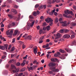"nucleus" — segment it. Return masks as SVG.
<instances>
[{
	"label": "nucleus",
	"mask_w": 76,
	"mask_h": 76,
	"mask_svg": "<svg viewBox=\"0 0 76 76\" xmlns=\"http://www.w3.org/2000/svg\"><path fill=\"white\" fill-rule=\"evenodd\" d=\"M32 21H33V20H30V22H31V23H28L27 24L26 28L27 29H29L30 28V27L32 28L33 27V26H34V23H35V20H34L33 22H32Z\"/></svg>",
	"instance_id": "obj_1"
},
{
	"label": "nucleus",
	"mask_w": 76,
	"mask_h": 76,
	"mask_svg": "<svg viewBox=\"0 0 76 76\" xmlns=\"http://www.w3.org/2000/svg\"><path fill=\"white\" fill-rule=\"evenodd\" d=\"M45 21H46L47 23L50 22L49 24L50 26H52V25H53V22H52L53 21V20H52L51 18L48 17L46 19Z\"/></svg>",
	"instance_id": "obj_2"
},
{
	"label": "nucleus",
	"mask_w": 76,
	"mask_h": 76,
	"mask_svg": "<svg viewBox=\"0 0 76 76\" xmlns=\"http://www.w3.org/2000/svg\"><path fill=\"white\" fill-rule=\"evenodd\" d=\"M9 31H10V30H8L6 32L7 34L8 35H12V34H13V30H11L10 31V32H9Z\"/></svg>",
	"instance_id": "obj_3"
},
{
	"label": "nucleus",
	"mask_w": 76,
	"mask_h": 76,
	"mask_svg": "<svg viewBox=\"0 0 76 76\" xmlns=\"http://www.w3.org/2000/svg\"><path fill=\"white\" fill-rule=\"evenodd\" d=\"M60 23H62V26H67V24H66V23H67V21H65V22L64 21H62L60 22Z\"/></svg>",
	"instance_id": "obj_4"
},
{
	"label": "nucleus",
	"mask_w": 76,
	"mask_h": 76,
	"mask_svg": "<svg viewBox=\"0 0 76 76\" xmlns=\"http://www.w3.org/2000/svg\"><path fill=\"white\" fill-rule=\"evenodd\" d=\"M70 37V36L68 34H65L63 36V38H69Z\"/></svg>",
	"instance_id": "obj_5"
},
{
	"label": "nucleus",
	"mask_w": 76,
	"mask_h": 76,
	"mask_svg": "<svg viewBox=\"0 0 76 76\" xmlns=\"http://www.w3.org/2000/svg\"><path fill=\"white\" fill-rule=\"evenodd\" d=\"M33 51L34 53L35 54H37V47H36V48H34L33 49Z\"/></svg>",
	"instance_id": "obj_6"
},
{
	"label": "nucleus",
	"mask_w": 76,
	"mask_h": 76,
	"mask_svg": "<svg viewBox=\"0 0 76 76\" xmlns=\"http://www.w3.org/2000/svg\"><path fill=\"white\" fill-rule=\"evenodd\" d=\"M15 26V23H12L11 24H9V28L11 27V26Z\"/></svg>",
	"instance_id": "obj_7"
},
{
	"label": "nucleus",
	"mask_w": 76,
	"mask_h": 76,
	"mask_svg": "<svg viewBox=\"0 0 76 76\" xmlns=\"http://www.w3.org/2000/svg\"><path fill=\"white\" fill-rule=\"evenodd\" d=\"M60 55V53L59 52H57V53L54 55V57H59V56Z\"/></svg>",
	"instance_id": "obj_8"
},
{
	"label": "nucleus",
	"mask_w": 76,
	"mask_h": 76,
	"mask_svg": "<svg viewBox=\"0 0 76 76\" xmlns=\"http://www.w3.org/2000/svg\"><path fill=\"white\" fill-rule=\"evenodd\" d=\"M55 11H56V9H54L53 11H52L51 12H49L50 15L51 16L53 15V13H54V12H55Z\"/></svg>",
	"instance_id": "obj_9"
},
{
	"label": "nucleus",
	"mask_w": 76,
	"mask_h": 76,
	"mask_svg": "<svg viewBox=\"0 0 76 76\" xmlns=\"http://www.w3.org/2000/svg\"><path fill=\"white\" fill-rule=\"evenodd\" d=\"M11 12H13V13L15 14H17V13H18L17 11H16V10L14 9H12L11 10Z\"/></svg>",
	"instance_id": "obj_10"
},
{
	"label": "nucleus",
	"mask_w": 76,
	"mask_h": 76,
	"mask_svg": "<svg viewBox=\"0 0 76 76\" xmlns=\"http://www.w3.org/2000/svg\"><path fill=\"white\" fill-rule=\"evenodd\" d=\"M28 34H25L23 36V38L24 37L25 39H28Z\"/></svg>",
	"instance_id": "obj_11"
},
{
	"label": "nucleus",
	"mask_w": 76,
	"mask_h": 76,
	"mask_svg": "<svg viewBox=\"0 0 76 76\" xmlns=\"http://www.w3.org/2000/svg\"><path fill=\"white\" fill-rule=\"evenodd\" d=\"M54 64H53V63H49L48 64V66H49V67H53V66H54Z\"/></svg>",
	"instance_id": "obj_12"
},
{
	"label": "nucleus",
	"mask_w": 76,
	"mask_h": 76,
	"mask_svg": "<svg viewBox=\"0 0 76 76\" xmlns=\"http://www.w3.org/2000/svg\"><path fill=\"white\" fill-rule=\"evenodd\" d=\"M26 61H24L23 62V63L21 64V66H24L25 65V64H26Z\"/></svg>",
	"instance_id": "obj_13"
},
{
	"label": "nucleus",
	"mask_w": 76,
	"mask_h": 76,
	"mask_svg": "<svg viewBox=\"0 0 76 76\" xmlns=\"http://www.w3.org/2000/svg\"><path fill=\"white\" fill-rule=\"evenodd\" d=\"M12 3V1L7 0L5 2H4V4H5L6 3Z\"/></svg>",
	"instance_id": "obj_14"
},
{
	"label": "nucleus",
	"mask_w": 76,
	"mask_h": 76,
	"mask_svg": "<svg viewBox=\"0 0 76 76\" xmlns=\"http://www.w3.org/2000/svg\"><path fill=\"white\" fill-rule=\"evenodd\" d=\"M58 39V37H56L55 38V39L54 40V42L56 43L58 42V41L59 39Z\"/></svg>",
	"instance_id": "obj_15"
},
{
	"label": "nucleus",
	"mask_w": 76,
	"mask_h": 76,
	"mask_svg": "<svg viewBox=\"0 0 76 76\" xmlns=\"http://www.w3.org/2000/svg\"><path fill=\"white\" fill-rule=\"evenodd\" d=\"M56 36L57 37H58L59 38H60L61 37V34L60 33H58L56 34Z\"/></svg>",
	"instance_id": "obj_16"
},
{
	"label": "nucleus",
	"mask_w": 76,
	"mask_h": 76,
	"mask_svg": "<svg viewBox=\"0 0 76 76\" xmlns=\"http://www.w3.org/2000/svg\"><path fill=\"white\" fill-rule=\"evenodd\" d=\"M64 13L65 14H66V15H68L69 14V10H66V11H65Z\"/></svg>",
	"instance_id": "obj_17"
},
{
	"label": "nucleus",
	"mask_w": 76,
	"mask_h": 76,
	"mask_svg": "<svg viewBox=\"0 0 76 76\" xmlns=\"http://www.w3.org/2000/svg\"><path fill=\"white\" fill-rule=\"evenodd\" d=\"M27 69L29 71V72H31V70H32V69H33V68L31 66H30V67H28Z\"/></svg>",
	"instance_id": "obj_18"
},
{
	"label": "nucleus",
	"mask_w": 76,
	"mask_h": 76,
	"mask_svg": "<svg viewBox=\"0 0 76 76\" xmlns=\"http://www.w3.org/2000/svg\"><path fill=\"white\" fill-rule=\"evenodd\" d=\"M75 43H76V41H74L71 43L70 45L73 46V45H75Z\"/></svg>",
	"instance_id": "obj_19"
},
{
	"label": "nucleus",
	"mask_w": 76,
	"mask_h": 76,
	"mask_svg": "<svg viewBox=\"0 0 76 76\" xmlns=\"http://www.w3.org/2000/svg\"><path fill=\"white\" fill-rule=\"evenodd\" d=\"M55 21L56 23H58V18H56L55 19Z\"/></svg>",
	"instance_id": "obj_20"
},
{
	"label": "nucleus",
	"mask_w": 76,
	"mask_h": 76,
	"mask_svg": "<svg viewBox=\"0 0 76 76\" xmlns=\"http://www.w3.org/2000/svg\"><path fill=\"white\" fill-rule=\"evenodd\" d=\"M19 71V69H17L15 71V70H13V73H17Z\"/></svg>",
	"instance_id": "obj_21"
},
{
	"label": "nucleus",
	"mask_w": 76,
	"mask_h": 76,
	"mask_svg": "<svg viewBox=\"0 0 76 76\" xmlns=\"http://www.w3.org/2000/svg\"><path fill=\"white\" fill-rule=\"evenodd\" d=\"M67 52H68L69 53H70L72 52V50L71 49H65Z\"/></svg>",
	"instance_id": "obj_22"
},
{
	"label": "nucleus",
	"mask_w": 76,
	"mask_h": 76,
	"mask_svg": "<svg viewBox=\"0 0 76 76\" xmlns=\"http://www.w3.org/2000/svg\"><path fill=\"white\" fill-rule=\"evenodd\" d=\"M18 30H15L14 34V35H17V34H18Z\"/></svg>",
	"instance_id": "obj_23"
},
{
	"label": "nucleus",
	"mask_w": 76,
	"mask_h": 76,
	"mask_svg": "<svg viewBox=\"0 0 76 76\" xmlns=\"http://www.w3.org/2000/svg\"><path fill=\"white\" fill-rule=\"evenodd\" d=\"M59 72V69H55L54 70H53V72H55L56 73H57V72Z\"/></svg>",
	"instance_id": "obj_24"
},
{
	"label": "nucleus",
	"mask_w": 76,
	"mask_h": 76,
	"mask_svg": "<svg viewBox=\"0 0 76 76\" xmlns=\"http://www.w3.org/2000/svg\"><path fill=\"white\" fill-rule=\"evenodd\" d=\"M11 67L12 69H16V67L13 64H12L11 65Z\"/></svg>",
	"instance_id": "obj_25"
},
{
	"label": "nucleus",
	"mask_w": 76,
	"mask_h": 76,
	"mask_svg": "<svg viewBox=\"0 0 76 76\" xmlns=\"http://www.w3.org/2000/svg\"><path fill=\"white\" fill-rule=\"evenodd\" d=\"M32 38V36H28L27 37V39H29V40H31Z\"/></svg>",
	"instance_id": "obj_26"
},
{
	"label": "nucleus",
	"mask_w": 76,
	"mask_h": 76,
	"mask_svg": "<svg viewBox=\"0 0 76 76\" xmlns=\"http://www.w3.org/2000/svg\"><path fill=\"white\" fill-rule=\"evenodd\" d=\"M46 29H47V31H49L50 29H51V28H50V26H47Z\"/></svg>",
	"instance_id": "obj_27"
},
{
	"label": "nucleus",
	"mask_w": 76,
	"mask_h": 76,
	"mask_svg": "<svg viewBox=\"0 0 76 76\" xmlns=\"http://www.w3.org/2000/svg\"><path fill=\"white\" fill-rule=\"evenodd\" d=\"M22 34H20V35L17 38V40H19V39H20V38H21V37H22Z\"/></svg>",
	"instance_id": "obj_28"
},
{
	"label": "nucleus",
	"mask_w": 76,
	"mask_h": 76,
	"mask_svg": "<svg viewBox=\"0 0 76 76\" xmlns=\"http://www.w3.org/2000/svg\"><path fill=\"white\" fill-rule=\"evenodd\" d=\"M50 69L51 70H52V71H53V72H54L53 71L56 69V68L55 67H53L52 68H51Z\"/></svg>",
	"instance_id": "obj_29"
},
{
	"label": "nucleus",
	"mask_w": 76,
	"mask_h": 76,
	"mask_svg": "<svg viewBox=\"0 0 76 76\" xmlns=\"http://www.w3.org/2000/svg\"><path fill=\"white\" fill-rule=\"evenodd\" d=\"M24 71H25V68H23L20 70V72H24Z\"/></svg>",
	"instance_id": "obj_30"
},
{
	"label": "nucleus",
	"mask_w": 76,
	"mask_h": 76,
	"mask_svg": "<svg viewBox=\"0 0 76 76\" xmlns=\"http://www.w3.org/2000/svg\"><path fill=\"white\" fill-rule=\"evenodd\" d=\"M0 49H1V50H5V48L4 46H1Z\"/></svg>",
	"instance_id": "obj_31"
},
{
	"label": "nucleus",
	"mask_w": 76,
	"mask_h": 76,
	"mask_svg": "<svg viewBox=\"0 0 76 76\" xmlns=\"http://www.w3.org/2000/svg\"><path fill=\"white\" fill-rule=\"evenodd\" d=\"M14 62V60L12 59L9 61V63H12Z\"/></svg>",
	"instance_id": "obj_32"
},
{
	"label": "nucleus",
	"mask_w": 76,
	"mask_h": 76,
	"mask_svg": "<svg viewBox=\"0 0 76 76\" xmlns=\"http://www.w3.org/2000/svg\"><path fill=\"white\" fill-rule=\"evenodd\" d=\"M16 1L19 3H22L23 1V0H16Z\"/></svg>",
	"instance_id": "obj_33"
},
{
	"label": "nucleus",
	"mask_w": 76,
	"mask_h": 76,
	"mask_svg": "<svg viewBox=\"0 0 76 76\" xmlns=\"http://www.w3.org/2000/svg\"><path fill=\"white\" fill-rule=\"evenodd\" d=\"M8 15L11 19H12V18H13V16L11 15Z\"/></svg>",
	"instance_id": "obj_34"
},
{
	"label": "nucleus",
	"mask_w": 76,
	"mask_h": 76,
	"mask_svg": "<svg viewBox=\"0 0 76 76\" xmlns=\"http://www.w3.org/2000/svg\"><path fill=\"white\" fill-rule=\"evenodd\" d=\"M22 47L23 49L25 48H26V45H25V44H23L22 46Z\"/></svg>",
	"instance_id": "obj_35"
},
{
	"label": "nucleus",
	"mask_w": 76,
	"mask_h": 76,
	"mask_svg": "<svg viewBox=\"0 0 76 76\" xmlns=\"http://www.w3.org/2000/svg\"><path fill=\"white\" fill-rule=\"evenodd\" d=\"M63 16L64 17H66V18H69V16L66 15H65V14H63Z\"/></svg>",
	"instance_id": "obj_36"
},
{
	"label": "nucleus",
	"mask_w": 76,
	"mask_h": 76,
	"mask_svg": "<svg viewBox=\"0 0 76 76\" xmlns=\"http://www.w3.org/2000/svg\"><path fill=\"white\" fill-rule=\"evenodd\" d=\"M18 18L17 20L18 21L19 20V19H20V14H19L18 15Z\"/></svg>",
	"instance_id": "obj_37"
},
{
	"label": "nucleus",
	"mask_w": 76,
	"mask_h": 76,
	"mask_svg": "<svg viewBox=\"0 0 76 76\" xmlns=\"http://www.w3.org/2000/svg\"><path fill=\"white\" fill-rule=\"evenodd\" d=\"M51 61H53V62H55L56 61H55V59L54 58H51Z\"/></svg>",
	"instance_id": "obj_38"
},
{
	"label": "nucleus",
	"mask_w": 76,
	"mask_h": 76,
	"mask_svg": "<svg viewBox=\"0 0 76 76\" xmlns=\"http://www.w3.org/2000/svg\"><path fill=\"white\" fill-rule=\"evenodd\" d=\"M60 52L62 53H64V50L61 49L59 50Z\"/></svg>",
	"instance_id": "obj_39"
},
{
	"label": "nucleus",
	"mask_w": 76,
	"mask_h": 76,
	"mask_svg": "<svg viewBox=\"0 0 76 76\" xmlns=\"http://www.w3.org/2000/svg\"><path fill=\"white\" fill-rule=\"evenodd\" d=\"M44 37H45V36H42L40 37L39 40H42V39H44Z\"/></svg>",
	"instance_id": "obj_40"
},
{
	"label": "nucleus",
	"mask_w": 76,
	"mask_h": 76,
	"mask_svg": "<svg viewBox=\"0 0 76 76\" xmlns=\"http://www.w3.org/2000/svg\"><path fill=\"white\" fill-rule=\"evenodd\" d=\"M33 46L34 45H30L29 46V48H33Z\"/></svg>",
	"instance_id": "obj_41"
},
{
	"label": "nucleus",
	"mask_w": 76,
	"mask_h": 76,
	"mask_svg": "<svg viewBox=\"0 0 76 76\" xmlns=\"http://www.w3.org/2000/svg\"><path fill=\"white\" fill-rule=\"evenodd\" d=\"M58 41H64V39H59Z\"/></svg>",
	"instance_id": "obj_42"
},
{
	"label": "nucleus",
	"mask_w": 76,
	"mask_h": 76,
	"mask_svg": "<svg viewBox=\"0 0 76 76\" xmlns=\"http://www.w3.org/2000/svg\"><path fill=\"white\" fill-rule=\"evenodd\" d=\"M29 18H30L31 19H34V17H33V16L32 15H31L29 16Z\"/></svg>",
	"instance_id": "obj_43"
},
{
	"label": "nucleus",
	"mask_w": 76,
	"mask_h": 76,
	"mask_svg": "<svg viewBox=\"0 0 76 76\" xmlns=\"http://www.w3.org/2000/svg\"><path fill=\"white\" fill-rule=\"evenodd\" d=\"M47 3H52V1L51 0H49L47 1Z\"/></svg>",
	"instance_id": "obj_44"
},
{
	"label": "nucleus",
	"mask_w": 76,
	"mask_h": 76,
	"mask_svg": "<svg viewBox=\"0 0 76 76\" xmlns=\"http://www.w3.org/2000/svg\"><path fill=\"white\" fill-rule=\"evenodd\" d=\"M64 31L65 32H66V33H67L69 31V30H67V29H64Z\"/></svg>",
	"instance_id": "obj_45"
},
{
	"label": "nucleus",
	"mask_w": 76,
	"mask_h": 76,
	"mask_svg": "<svg viewBox=\"0 0 76 76\" xmlns=\"http://www.w3.org/2000/svg\"><path fill=\"white\" fill-rule=\"evenodd\" d=\"M69 14H70L71 15H73V12L72 11H69Z\"/></svg>",
	"instance_id": "obj_46"
},
{
	"label": "nucleus",
	"mask_w": 76,
	"mask_h": 76,
	"mask_svg": "<svg viewBox=\"0 0 76 76\" xmlns=\"http://www.w3.org/2000/svg\"><path fill=\"white\" fill-rule=\"evenodd\" d=\"M33 15L34 16H37V13L36 12H34L33 13Z\"/></svg>",
	"instance_id": "obj_47"
},
{
	"label": "nucleus",
	"mask_w": 76,
	"mask_h": 76,
	"mask_svg": "<svg viewBox=\"0 0 76 76\" xmlns=\"http://www.w3.org/2000/svg\"><path fill=\"white\" fill-rule=\"evenodd\" d=\"M43 26H47V23H46V22H45L43 23Z\"/></svg>",
	"instance_id": "obj_48"
},
{
	"label": "nucleus",
	"mask_w": 76,
	"mask_h": 76,
	"mask_svg": "<svg viewBox=\"0 0 76 76\" xmlns=\"http://www.w3.org/2000/svg\"><path fill=\"white\" fill-rule=\"evenodd\" d=\"M64 30H63V29H61L60 31V32L61 33H64Z\"/></svg>",
	"instance_id": "obj_49"
},
{
	"label": "nucleus",
	"mask_w": 76,
	"mask_h": 76,
	"mask_svg": "<svg viewBox=\"0 0 76 76\" xmlns=\"http://www.w3.org/2000/svg\"><path fill=\"white\" fill-rule=\"evenodd\" d=\"M16 65L18 66H20V63L19 62H18L16 64Z\"/></svg>",
	"instance_id": "obj_50"
},
{
	"label": "nucleus",
	"mask_w": 76,
	"mask_h": 76,
	"mask_svg": "<svg viewBox=\"0 0 76 76\" xmlns=\"http://www.w3.org/2000/svg\"><path fill=\"white\" fill-rule=\"evenodd\" d=\"M15 39L13 38L12 39V43H15Z\"/></svg>",
	"instance_id": "obj_51"
},
{
	"label": "nucleus",
	"mask_w": 76,
	"mask_h": 76,
	"mask_svg": "<svg viewBox=\"0 0 76 76\" xmlns=\"http://www.w3.org/2000/svg\"><path fill=\"white\" fill-rule=\"evenodd\" d=\"M4 47L6 48V49L7 50V47H8V45H4Z\"/></svg>",
	"instance_id": "obj_52"
},
{
	"label": "nucleus",
	"mask_w": 76,
	"mask_h": 76,
	"mask_svg": "<svg viewBox=\"0 0 76 76\" xmlns=\"http://www.w3.org/2000/svg\"><path fill=\"white\" fill-rule=\"evenodd\" d=\"M60 58H61V59H65V57H64V56H62V57H60Z\"/></svg>",
	"instance_id": "obj_53"
},
{
	"label": "nucleus",
	"mask_w": 76,
	"mask_h": 76,
	"mask_svg": "<svg viewBox=\"0 0 76 76\" xmlns=\"http://www.w3.org/2000/svg\"><path fill=\"white\" fill-rule=\"evenodd\" d=\"M75 37V34H72L71 35V38H74Z\"/></svg>",
	"instance_id": "obj_54"
},
{
	"label": "nucleus",
	"mask_w": 76,
	"mask_h": 76,
	"mask_svg": "<svg viewBox=\"0 0 76 76\" xmlns=\"http://www.w3.org/2000/svg\"><path fill=\"white\" fill-rule=\"evenodd\" d=\"M19 7V6L16 5H14V7L15 8V9H17Z\"/></svg>",
	"instance_id": "obj_55"
},
{
	"label": "nucleus",
	"mask_w": 76,
	"mask_h": 76,
	"mask_svg": "<svg viewBox=\"0 0 76 76\" xmlns=\"http://www.w3.org/2000/svg\"><path fill=\"white\" fill-rule=\"evenodd\" d=\"M42 30L40 29V31H39L40 34H42Z\"/></svg>",
	"instance_id": "obj_56"
},
{
	"label": "nucleus",
	"mask_w": 76,
	"mask_h": 76,
	"mask_svg": "<svg viewBox=\"0 0 76 76\" xmlns=\"http://www.w3.org/2000/svg\"><path fill=\"white\" fill-rule=\"evenodd\" d=\"M39 7V4H37L35 6V8H37V7Z\"/></svg>",
	"instance_id": "obj_57"
},
{
	"label": "nucleus",
	"mask_w": 76,
	"mask_h": 76,
	"mask_svg": "<svg viewBox=\"0 0 76 76\" xmlns=\"http://www.w3.org/2000/svg\"><path fill=\"white\" fill-rule=\"evenodd\" d=\"M27 57H28V55H26V56L23 58V59H26L27 58Z\"/></svg>",
	"instance_id": "obj_58"
},
{
	"label": "nucleus",
	"mask_w": 76,
	"mask_h": 76,
	"mask_svg": "<svg viewBox=\"0 0 76 76\" xmlns=\"http://www.w3.org/2000/svg\"><path fill=\"white\" fill-rule=\"evenodd\" d=\"M0 38L1 39V40H3L4 37H2V36L1 35L0 36Z\"/></svg>",
	"instance_id": "obj_59"
},
{
	"label": "nucleus",
	"mask_w": 76,
	"mask_h": 76,
	"mask_svg": "<svg viewBox=\"0 0 76 76\" xmlns=\"http://www.w3.org/2000/svg\"><path fill=\"white\" fill-rule=\"evenodd\" d=\"M72 26H76V23H72Z\"/></svg>",
	"instance_id": "obj_60"
},
{
	"label": "nucleus",
	"mask_w": 76,
	"mask_h": 76,
	"mask_svg": "<svg viewBox=\"0 0 76 76\" xmlns=\"http://www.w3.org/2000/svg\"><path fill=\"white\" fill-rule=\"evenodd\" d=\"M6 56H3L2 57V59H4V58H6Z\"/></svg>",
	"instance_id": "obj_61"
},
{
	"label": "nucleus",
	"mask_w": 76,
	"mask_h": 76,
	"mask_svg": "<svg viewBox=\"0 0 76 76\" xmlns=\"http://www.w3.org/2000/svg\"><path fill=\"white\" fill-rule=\"evenodd\" d=\"M71 32L72 35H75V32L73 31H72Z\"/></svg>",
	"instance_id": "obj_62"
},
{
	"label": "nucleus",
	"mask_w": 76,
	"mask_h": 76,
	"mask_svg": "<svg viewBox=\"0 0 76 76\" xmlns=\"http://www.w3.org/2000/svg\"><path fill=\"white\" fill-rule=\"evenodd\" d=\"M23 75V74L22 73H21L19 74V76H21L22 75Z\"/></svg>",
	"instance_id": "obj_63"
},
{
	"label": "nucleus",
	"mask_w": 76,
	"mask_h": 76,
	"mask_svg": "<svg viewBox=\"0 0 76 76\" xmlns=\"http://www.w3.org/2000/svg\"><path fill=\"white\" fill-rule=\"evenodd\" d=\"M73 8H74V9H75V10H76V6H75V5H73Z\"/></svg>",
	"instance_id": "obj_64"
}]
</instances>
